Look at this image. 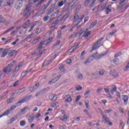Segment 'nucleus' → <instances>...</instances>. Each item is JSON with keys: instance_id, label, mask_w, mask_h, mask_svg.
<instances>
[{"instance_id": "obj_45", "label": "nucleus", "mask_w": 129, "mask_h": 129, "mask_svg": "<svg viewBox=\"0 0 129 129\" xmlns=\"http://www.w3.org/2000/svg\"><path fill=\"white\" fill-rule=\"evenodd\" d=\"M41 31H42V30L41 29V28H37L35 31V33L36 34H40V33H41Z\"/></svg>"}, {"instance_id": "obj_10", "label": "nucleus", "mask_w": 129, "mask_h": 129, "mask_svg": "<svg viewBox=\"0 0 129 129\" xmlns=\"http://www.w3.org/2000/svg\"><path fill=\"white\" fill-rule=\"evenodd\" d=\"M76 2H78V0H73L72 2L69 3L68 6L67 7V8H64L65 11L69 12V10L73 8V6L75 5V3H76Z\"/></svg>"}, {"instance_id": "obj_47", "label": "nucleus", "mask_w": 129, "mask_h": 129, "mask_svg": "<svg viewBox=\"0 0 129 129\" xmlns=\"http://www.w3.org/2000/svg\"><path fill=\"white\" fill-rule=\"evenodd\" d=\"M103 119H104L105 122H109V118L106 116H103Z\"/></svg>"}, {"instance_id": "obj_34", "label": "nucleus", "mask_w": 129, "mask_h": 129, "mask_svg": "<svg viewBox=\"0 0 129 129\" xmlns=\"http://www.w3.org/2000/svg\"><path fill=\"white\" fill-rule=\"evenodd\" d=\"M91 34V31L86 32L84 33L83 36L84 38H87Z\"/></svg>"}, {"instance_id": "obj_36", "label": "nucleus", "mask_w": 129, "mask_h": 129, "mask_svg": "<svg viewBox=\"0 0 129 129\" xmlns=\"http://www.w3.org/2000/svg\"><path fill=\"white\" fill-rule=\"evenodd\" d=\"M96 24H97V21H95L93 22L90 26V29H92V28H93V27L95 26Z\"/></svg>"}, {"instance_id": "obj_53", "label": "nucleus", "mask_w": 129, "mask_h": 129, "mask_svg": "<svg viewBox=\"0 0 129 129\" xmlns=\"http://www.w3.org/2000/svg\"><path fill=\"white\" fill-rule=\"evenodd\" d=\"M8 93H9V91H6L5 92H4L2 95V96H1V98L2 99L4 98V97L7 96V94H8Z\"/></svg>"}, {"instance_id": "obj_56", "label": "nucleus", "mask_w": 129, "mask_h": 129, "mask_svg": "<svg viewBox=\"0 0 129 129\" xmlns=\"http://www.w3.org/2000/svg\"><path fill=\"white\" fill-rule=\"evenodd\" d=\"M40 116H41L40 113H37V114L35 115V118H36V119H38V118H39V117H40Z\"/></svg>"}, {"instance_id": "obj_28", "label": "nucleus", "mask_w": 129, "mask_h": 129, "mask_svg": "<svg viewBox=\"0 0 129 129\" xmlns=\"http://www.w3.org/2000/svg\"><path fill=\"white\" fill-rule=\"evenodd\" d=\"M58 24V20H55L54 21H53L51 24L50 29H53V28H55V27H56V26H57Z\"/></svg>"}, {"instance_id": "obj_21", "label": "nucleus", "mask_w": 129, "mask_h": 129, "mask_svg": "<svg viewBox=\"0 0 129 129\" xmlns=\"http://www.w3.org/2000/svg\"><path fill=\"white\" fill-rule=\"evenodd\" d=\"M49 99L52 101H56L57 100V95L51 94L49 95Z\"/></svg>"}, {"instance_id": "obj_33", "label": "nucleus", "mask_w": 129, "mask_h": 129, "mask_svg": "<svg viewBox=\"0 0 129 129\" xmlns=\"http://www.w3.org/2000/svg\"><path fill=\"white\" fill-rule=\"evenodd\" d=\"M14 29H15L14 26H13L11 28H9L8 29H7L6 31H5L4 32L3 35H5V34H7V33H9V32H10V31H13V30H14Z\"/></svg>"}, {"instance_id": "obj_15", "label": "nucleus", "mask_w": 129, "mask_h": 129, "mask_svg": "<svg viewBox=\"0 0 129 129\" xmlns=\"http://www.w3.org/2000/svg\"><path fill=\"white\" fill-rule=\"evenodd\" d=\"M65 112V111H62V115L60 117L61 120L63 121H66L68 119V117H67Z\"/></svg>"}, {"instance_id": "obj_30", "label": "nucleus", "mask_w": 129, "mask_h": 129, "mask_svg": "<svg viewBox=\"0 0 129 129\" xmlns=\"http://www.w3.org/2000/svg\"><path fill=\"white\" fill-rule=\"evenodd\" d=\"M7 54H8V49H5V50H4V49H3V51L2 52V55L1 57L2 58H4L6 57V56H7Z\"/></svg>"}, {"instance_id": "obj_2", "label": "nucleus", "mask_w": 129, "mask_h": 129, "mask_svg": "<svg viewBox=\"0 0 129 129\" xmlns=\"http://www.w3.org/2000/svg\"><path fill=\"white\" fill-rule=\"evenodd\" d=\"M31 11H32L31 5H27L23 10L22 14L24 17H26V19H28L31 16Z\"/></svg>"}, {"instance_id": "obj_4", "label": "nucleus", "mask_w": 129, "mask_h": 129, "mask_svg": "<svg viewBox=\"0 0 129 129\" xmlns=\"http://www.w3.org/2000/svg\"><path fill=\"white\" fill-rule=\"evenodd\" d=\"M53 40V37L49 38L47 40L42 41L40 42L39 45L38 47L37 48L38 51H41L42 50V48H43V45H48V44H49V43H51Z\"/></svg>"}, {"instance_id": "obj_62", "label": "nucleus", "mask_w": 129, "mask_h": 129, "mask_svg": "<svg viewBox=\"0 0 129 129\" xmlns=\"http://www.w3.org/2000/svg\"><path fill=\"white\" fill-rule=\"evenodd\" d=\"M111 111H112V109H107L104 110V112L105 113H109V112H111Z\"/></svg>"}, {"instance_id": "obj_57", "label": "nucleus", "mask_w": 129, "mask_h": 129, "mask_svg": "<svg viewBox=\"0 0 129 129\" xmlns=\"http://www.w3.org/2000/svg\"><path fill=\"white\" fill-rule=\"evenodd\" d=\"M77 77L78 79H83V76L81 74H79Z\"/></svg>"}, {"instance_id": "obj_55", "label": "nucleus", "mask_w": 129, "mask_h": 129, "mask_svg": "<svg viewBox=\"0 0 129 129\" xmlns=\"http://www.w3.org/2000/svg\"><path fill=\"white\" fill-rule=\"evenodd\" d=\"M81 98V95H78L76 97V99L75 101V102H78L79 101V100Z\"/></svg>"}, {"instance_id": "obj_5", "label": "nucleus", "mask_w": 129, "mask_h": 129, "mask_svg": "<svg viewBox=\"0 0 129 129\" xmlns=\"http://www.w3.org/2000/svg\"><path fill=\"white\" fill-rule=\"evenodd\" d=\"M32 95L29 96H26L22 98L21 100H19L18 102L16 103V105L17 106H20L22 105V103H24V102H28L32 98Z\"/></svg>"}, {"instance_id": "obj_11", "label": "nucleus", "mask_w": 129, "mask_h": 129, "mask_svg": "<svg viewBox=\"0 0 129 129\" xmlns=\"http://www.w3.org/2000/svg\"><path fill=\"white\" fill-rule=\"evenodd\" d=\"M25 0H18L17 3L15 5V8L17 10H19V9H21L23 6V2Z\"/></svg>"}, {"instance_id": "obj_17", "label": "nucleus", "mask_w": 129, "mask_h": 129, "mask_svg": "<svg viewBox=\"0 0 129 129\" xmlns=\"http://www.w3.org/2000/svg\"><path fill=\"white\" fill-rule=\"evenodd\" d=\"M67 12V13H66L65 15H64L61 20V22H62V23H64V22H65L66 20H67V19H68V18L69 17V12L68 11H66Z\"/></svg>"}, {"instance_id": "obj_26", "label": "nucleus", "mask_w": 129, "mask_h": 129, "mask_svg": "<svg viewBox=\"0 0 129 129\" xmlns=\"http://www.w3.org/2000/svg\"><path fill=\"white\" fill-rule=\"evenodd\" d=\"M39 24V21H35L33 24V26H31L30 30L28 31V32H32L33 30H34V28L35 27V26L38 25Z\"/></svg>"}, {"instance_id": "obj_29", "label": "nucleus", "mask_w": 129, "mask_h": 129, "mask_svg": "<svg viewBox=\"0 0 129 129\" xmlns=\"http://www.w3.org/2000/svg\"><path fill=\"white\" fill-rule=\"evenodd\" d=\"M53 59H51L50 60H46L42 63V67H45V66H47V65H49L50 62L52 61Z\"/></svg>"}, {"instance_id": "obj_22", "label": "nucleus", "mask_w": 129, "mask_h": 129, "mask_svg": "<svg viewBox=\"0 0 129 129\" xmlns=\"http://www.w3.org/2000/svg\"><path fill=\"white\" fill-rule=\"evenodd\" d=\"M44 93H45V89H43L40 91H39L35 95V96H36V97H38V96H40V95L44 94Z\"/></svg>"}, {"instance_id": "obj_59", "label": "nucleus", "mask_w": 129, "mask_h": 129, "mask_svg": "<svg viewBox=\"0 0 129 129\" xmlns=\"http://www.w3.org/2000/svg\"><path fill=\"white\" fill-rule=\"evenodd\" d=\"M18 85H19V81H17L16 82H15L14 83V84H13V87H16V86H18Z\"/></svg>"}, {"instance_id": "obj_27", "label": "nucleus", "mask_w": 129, "mask_h": 129, "mask_svg": "<svg viewBox=\"0 0 129 129\" xmlns=\"http://www.w3.org/2000/svg\"><path fill=\"white\" fill-rule=\"evenodd\" d=\"M40 40H41V37H38L37 38L34 39V40L32 41V44H33V45H35V44H37V43L40 42Z\"/></svg>"}, {"instance_id": "obj_23", "label": "nucleus", "mask_w": 129, "mask_h": 129, "mask_svg": "<svg viewBox=\"0 0 129 129\" xmlns=\"http://www.w3.org/2000/svg\"><path fill=\"white\" fill-rule=\"evenodd\" d=\"M123 97L122 99L124 101V104L125 105L127 104V100H128V96L127 95H122Z\"/></svg>"}, {"instance_id": "obj_32", "label": "nucleus", "mask_w": 129, "mask_h": 129, "mask_svg": "<svg viewBox=\"0 0 129 129\" xmlns=\"http://www.w3.org/2000/svg\"><path fill=\"white\" fill-rule=\"evenodd\" d=\"M117 89V87H116V86H113L112 89L110 90L111 93H112V94H113V93H114V92L116 91Z\"/></svg>"}, {"instance_id": "obj_3", "label": "nucleus", "mask_w": 129, "mask_h": 129, "mask_svg": "<svg viewBox=\"0 0 129 129\" xmlns=\"http://www.w3.org/2000/svg\"><path fill=\"white\" fill-rule=\"evenodd\" d=\"M107 54V52H105L104 53H102L101 54H98V52L95 53L93 55L90 56L89 57V60L91 62V61H93L94 59H96V60H97L98 59H100V58H102L103 56H105Z\"/></svg>"}, {"instance_id": "obj_38", "label": "nucleus", "mask_w": 129, "mask_h": 129, "mask_svg": "<svg viewBox=\"0 0 129 129\" xmlns=\"http://www.w3.org/2000/svg\"><path fill=\"white\" fill-rule=\"evenodd\" d=\"M104 72H105V71H104V70H100L99 71V74L101 76H103L104 75Z\"/></svg>"}, {"instance_id": "obj_19", "label": "nucleus", "mask_w": 129, "mask_h": 129, "mask_svg": "<svg viewBox=\"0 0 129 129\" xmlns=\"http://www.w3.org/2000/svg\"><path fill=\"white\" fill-rule=\"evenodd\" d=\"M30 25H31V21H30V20H28L24 23V25L23 26V29H27L28 27H30Z\"/></svg>"}, {"instance_id": "obj_39", "label": "nucleus", "mask_w": 129, "mask_h": 129, "mask_svg": "<svg viewBox=\"0 0 129 129\" xmlns=\"http://www.w3.org/2000/svg\"><path fill=\"white\" fill-rule=\"evenodd\" d=\"M26 110H30V108L28 107H24L20 111L21 112H24V111H26Z\"/></svg>"}, {"instance_id": "obj_61", "label": "nucleus", "mask_w": 129, "mask_h": 129, "mask_svg": "<svg viewBox=\"0 0 129 129\" xmlns=\"http://www.w3.org/2000/svg\"><path fill=\"white\" fill-rule=\"evenodd\" d=\"M129 68V62L127 63V65L124 68V71H126Z\"/></svg>"}, {"instance_id": "obj_12", "label": "nucleus", "mask_w": 129, "mask_h": 129, "mask_svg": "<svg viewBox=\"0 0 129 129\" xmlns=\"http://www.w3.org/2000/svg\"><path fill=\"white\" fill-rule=\"evenodd\" d=\"M61 76H62L61 75H59L57 76L56 77H55L51 79L49 82V84H53V83H55V82H57L60 78H61Z\"/></svg>"}, {"instance_id": "obj_16", "label": "nucleus", "mask_w": 129, "mask_h": 129, "mask_svg": "<svg viewBox=\"0 0 129 129\" xmlns=\"http://www.w3.org/2000/svg\"><path fill=\"white\" fill-rule=\"evenodd\" d=\"M79 45H80V42L75 43V45L70 49L71 52H73V51H75L76 49H78V46H79Z\"/></svg>"}, {"instance_id": "obj_64", "label": "nucleus", "mask_w": 129, "mask_h": 129, "mask_svg": "<svg viewBox=\"0 0 129 129\" xmlns=\"http://www.w3.org/2000/svg\"><path fill=\"white\" fill-rule=\"evenodd\" d=\"M35 90H36V89H35V87H31L30 88L29 91L30 92H33Z\"/></svg>"}, {"instance_id": "obj_50", "label": "nucleus", "mask_w": 129, "mask_h": 129, "mask_svg": "<svg viewBox=\"0 0 129 129\" xmlns=\"http://www.w3.org/2000/svg\"><path fill=\"white\" fill-rule=\"evenodd\" d=\"M84 112H85L86 114H87V115L89 116V117H91V115H90V114H89V112H88V110L85 109L84 110Z\"/></svg>"}, {"instance_id": "obj_20", "label": "nucleus", "mask_w": 129, "mask_h": 129, "mask_svg": "<svg viewBox=\"0 0 129 129\" xmlns=\"http://www.w3.org/2000/svg\"><path fill=\"white\" fill-rule=\"evenodd\" d=\"M17 54V52L15 50H8V54L9 57H13V55Z\"/></svg>"}, {"instance_id": "obj_35", "label": "nucleus", "mask_w": 129, "mask_h": 129, "mask_svg": "<svg viewBox=\"0 0 129 129\" xmlns=\"http://www.w3.org/2000/svg\"><path fill=\"white\" fill-rule=\"evenodd\" d=\"M31 71H32V69L28 71H23L22 73V75H23V74H25L24 75H23V77H25V76H26V75L28 74V73H30V72H31Z\"/></svg>"}, {"instance_id": "obj_48", "label": "nucleus", "mask_w": 129, "mask_h": 129, "mask_svg": "<svg viewBox=\"0 0 129 129\" xmlns=\"http://www.w3.org/2000/svg\"><path fill=\"white\" fill-rule=\"evenodd\" d=\"M85 104L86 106V108H88L89 107V100H87L85 101Z\"/></svg>"}, {"instance_id": "obj_41", "label": "nucleus", "mask_w": 129, "mask_h": 129, "mask_svg": "<svg viewBox=\"0 0 129 129\" xmlns=\"http://www.w3.org/2000/svg\"><path fill=\"white\" fill-rule=\"evenodd\" d=\"M45 49H43L40 53L39 55L36 57V60L39 59V58H40V57H41V55H43V54H44V53H45Z\"/></svg>"}, {"instance_id": "obj_1", "label": "nucleus", "mask_w": 129, "mask_h": 129, "mask_svg": "<svg viewBox=\"0 0 129 129\" xmlns=\"http://www.w3.org/2000/svg\"><path fill=\"white\" fill-rule=\"evenodd\" d=\"M15 63H16V61L14 60L13 63L7 65L6 67L3 68L2 71H0V79L2 78V76H4V77H5V76H6V74H9L10 72H12Z\"/></svg>"}, {"instance_id": "obj_25", "label": "nucleus", "mask_w": 129, "mask_h": 129, "mask_svg": "<svg viewBox=\"0 0 129 129\" xmlns=\"http://www.w3.org/2000/svg\"><path fill=\"white\" fill-rule=\"evenodd\" d=\"M81 20H82V19H81L80 20V22H78L77 23V24H75L73 27H72V28L71 29H70V32H73V29H74V28H75L76 27H77V26H78V25H79L80 24V23L81 22Z\"/></svg>"}, {"instance_id": "obj_44", "label": "nucleus", "mask_w": 129, "mask_h": 129, "mask_svg": "<svg viewBox=\"0 0 129 129\" xmlns=\"http://www.w3.org/2000/svg\"><path fill=\"white\" fill-rule=\"evenodd\" d=\"M33 35H34V33L28 35L27 37H26V38L24 39V41H28V40H29L30 38H31L32 36H33Z\"/></svg>"}, {"instance_id": "obj_60", "label": "nucleus", "mask_w": 129, "mask_h": 129, "mask_svg": "<svg viewBox=\"0 0 129 129\" xmlns=\"http://www.w3.org/2000/svg\"><path fill=\"white\" fill-rule=\"evenodd\" d=\"M12 39L11 38V37H8L7 38V40L6 41V43H9V42H11L12 41Z\"/></svg>"}, {"instance_id": "obj_49", "label": "nucleus", "mask_w": 129, "mask_h": 129, "mask_svg": "<svg viewBox=\"0 0 129 129\" xmlns=\"http://www.w3.org/2000/svg\"><path fill=\"white\" fill-rule=\"evenodd\" d=\"M90 3V0H85L84 2V6L86 7V6H88V4Z\"/></svg>"}, {"instance_id": "obj_24", "label": "nucleus", "mask_w": 129, "mask_h": 129, "mask_svg": "<svg viewBox=\"0 0 129 129\" xmlns=\"http://www.w3.org/2000/svg\"><path fill=\"white\" fill-rule=\"evenodd\" d=\"M34 116L31 115H29L28 117H27V119L28 120V122L30 123H32L34 121Z\"/></svg>"}, {"instance_id": "obj_37", "label": "nucleus", "mask_w": 129, "mask_h": 129, "mask_svg": "<svg viewBox=\"0 0 129 129\" xmlns=\"http://www.w3.org/2000/svg\"><path fill=\"white\" fill-rule=\"evenodd\" d=\"M65 102H69L70 103L71 102H72V98L71 96L69 97L65 100Z\"/></svg>"}, {"instance_id": "obj_9", "label": "nucleus", "mask_w": 129, "mask_h": 129, "mask_svg": "<svg viewBox=\"0 0 129 129\" xmlns=\"http://www.w3.org/2000/svg\"><path fill=\"white\" fill-rule=\"evenodd\" d=\"M84 18V15H83L82 17L79 18V15H78V14H76L74 16V19L73 22L75 24H76L77 22H80V20H81V22H82V20H83Z\"/></svg>"}, {"instance_id": "obj_8", "label": "nucleus", "mask_w": 129, "mask_h": 129, "mask_svg": "<svg viewBox=\"0 0 129 129\" xmlns=\"http://www.w3.org/2000/svg\"><path fill=\"white\" fill-rule=\"evenodd\" d=\"M44 1L45 0H30L29 4H31L32 3H33V4H36V5H35V7H39V6H41L42 4L44 3Z\"/></svg>"}, {"instance_id": "obj_6", "label": "nucleus", "mask_w": 129, "mask_h": 129, "mask_svg": "<svg viewBox=\"0 0 129 129\" xmlns=\"http://www.w3.org/2000/svg\"><path fill=\"white\" fill-rule=\"evenodd\" d=\"M19 106H18V105H13L11 107V108L7 110L6 111H5L3 115H0V118L1 117H3V116H5L6 115H8V114H10L11 111H12V110H14V109H16V108H17V107Z\"/></svg>"}, {"instance_id": "obj_42", "label": "nucleus", "mask_w": 129, "mask_h": 129, "mask_svg": "<svg viewBox=\"0 0 129 129\" xmlns=\"http://www.w3.org/2000/svg\"><path fill=\"white\" fill-rule=\"evenodd\" d=\"M14 3V0H7V4L8 6H11L12 4Z\"/></svg>"}, {"instance_id": "obj_7", "label": "nucleus", "mask_w": 129, "mask_h": 129, "mask_svg": "<svg viewBox=\"0 0 129 129\" xmlns=\"http://www.w3.org/2000/svg\"><path fill=\"white\" fill-rule=\"evenodd\" d=\"M104 39V37L101 38L97 41V42L95 44L93 45L92 47L93 51V50H96V49H98V48H99V45L101 44V42H102V41H103Z\"/></svg>"}, {"instance_id": "obj_43", "label": "nucleus", "mask_w": 129, "mask_h": 129, "mask_svg": "<svg viewBox=\"0 0 129 129\" xmlns=\"http://www.w3.org/2000/svg\"><path fill=\"white\" fill-rule=\"evenodd\" d=\"M21 126H25L26 125V121L25 120H22L20 122Z\"/></svg>"}, {"instance_id": "obj_18", "label": "nucleus", "mask_w": 129, "mask_h": 129, "mask_svg": "<svg viewBox=\"0 0 129 129\" xmlns=\"http://www.w3.org/2000/svg\"><path fill=\"white\" fill-rule=\"evenodd\" d=\"M26 91V88L23 87L21 89H19V90H17L16 91V93L18 95H20V94H22V93H24Z\"/></svg>"}, {"instance_id": "obj_40", "label": "nucleus", "mask_w": 129, "mask_h": 129, "mask_svg": "<svg viewBox=\"0 0 129 129\" xmlns=\"http://www.w3.org/2000/svg\"><path fill=\"white\" fill-rule=\"evenodd\" d=\"M113 61L116 65L119 64V60L118 59L114 58Z\"/></svg>"}, {"instance_id": "obj_51", "label": "nucleus", "mask_w": 129, "mask_h": 129, "mask_svg": "<svg viewBox=\"0 0 129 129\" xmlns=\"http://www.w3.org/2000/svg\"><path fill=\"white\" fill-rule=\"evenodd\" d=\"M110 75H112V76H115V71H110L109 73Z\"/></svg>"}, {"instance_id": "obj_31", "label": "nucleus", "mask_w": 129, "mask_h": 129, "mask_svg": "<svg viewBox=\"0 0 129 129\" xmlns=\"http://www.w3.org/2000/svg\"><path fill=\"white\" fill-rule=\"evenodd\" d=\"M17 72H18V69H17V68H15V70L12 72V74L11 75V78H14V77L16 76V74H17Z\"/></svg>"}, {"instance_id": "obj_58", "label": "nucleus", "mask_w": 129, "mask_h": 129, "mask_svg": "<svg viewBox=\"0 0 129 129\" xmlns=\"http://www.w3.org/2000/svg\"><path fill=\"white\" fill-rule=\"evenodd\" d=\"M76 90H77L78 91H80V90H82V87L80 86H78L76 87Z\"/></svg>"}, {"instance_id": "obj_54", "label": "nucleus", "mask_w": 129, "mask_h": 129, "mask_svg": "<svg viewBox=\"0 0 129 129\" xmlns=\"http://www.w3.org/2000/svg\"><path fill=\"white\" fill-rule=\"evenodd\" d=\"M102 88H101V87H99L98 88V89L97 90V93L98 94H99V93H100L101 92H102Z\"/></svg>"}, {"instance_id": "obj_14", "label": "nucleus", "mask_w": 129, "mask_h": 129, "mask_svg": "<svg viewBox=\"0 0 129 129\" xmlns=\"http://www.w3.org/2000/svg\"><path fill=\"white\" fill-rule=\"evenodd\" d=\"M52 3V0H49L48 3L46 4V5H44L42 7V8L41 9L42 12H45L46 10H47V8L50 6V4Z\"/></svg>"}, {"instance_id": "obj_13", "label": "nucleus", "mask_w": 129, "mask_h": 129, "mask_svg": "<svg viewBox=\"0 0 129 129\" xmlns=\"http://www.w3.org/2000/svg\"><path fill=\"white\" fill-rule=\"evenodd\" d=\"M57 9H58V7L56 6V4L51 5L48 15H50V14L53 13V12H54L55 10H57Z\"/></svg>"}, {"instance_id": "obj_52", "label": "nucleus", "mask_w": 129, "mask_h": 129, "mask_svg": "<svg viewBox=\"0 0 129 129\" xmlns=\"http://www.w3.org/2000/svg\"><path fill=\"white\" fill-rule=\"evenodd\" d=\"M14 99H15V98H14V97H11V98L8 99L7 103H11L12 102V101H13V100H14Z\"/></svg>"}, {"instance_id": "obj_63", "label": "nucleus", "mask_w": 129, "mask_h": 129, "mask_svg": "<svg viewBox=\"0 0 129 129\" xmlns=\"http://www.w3.org/2000/svg\"><path fill=\"white\" fill-rule=\"evenodd\" d=\"M49 16H47L44 17V18L43 19L44 22H47V20H49Z\"/></svg>"}, {"instance_id": "obj_46", "label": "nucleus", "mask_w": 129, "mask_h": 129, "mask_svg": "<svg viewBox=\"0 0 129 129\" xmlns=\"http://www.w3.org/2000/svg\"><path fill=\"white\" fill-rule=\"evenodd\" d=\"M106 11V15H108L109 14V13H110L111 12V9H109V8L107 7L105 9Z\"/></svg>"}]
</instances>
